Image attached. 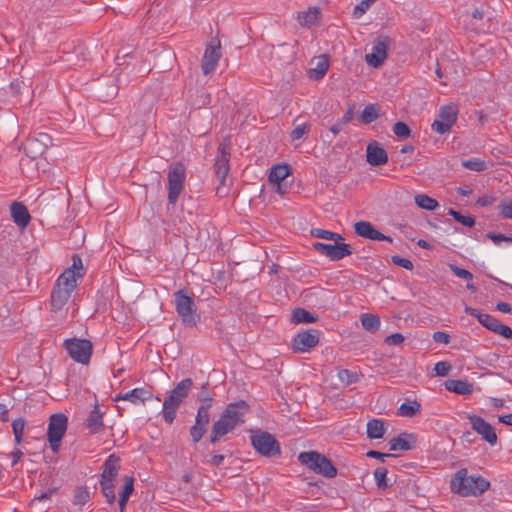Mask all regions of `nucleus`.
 <instances>
[{
  "label": "nucleus",
  "mask_w": 512,
  "mask_h": 512,
  "mask_svg": "<svg viewBox=\"0 0 512 512\" xmlns=\"http://www.w3.org/2000/svg\"><path fill=\"white\" fill-rule=\"evenodd\" d=\"M448 214L464 226L473 227L475 225V219L470 215H463L454 209H449Z\"/></svg>",
  "instance_id": "nucleus-41"
},
{
  "label": "nucleus",
  "mask_w": 512,
  "mask_h": 512,
  "mask_svg": "<svg viewBox=\"0 0 512 512\" xmlns=\"http://www.w3.org/2000/svg\"><path fill=\"white\" fill-rule=\"evenodd\" d=\"M224 459H225L224 455L215 454L209 460V464H211L212 466H220L223 463Z\"/></svg>",
  "instance_id": "nucleus-63"
},
{
  "label": "nucleus",
  "mask_w": 512,
  "mask_h": 512,
  "mask_svg": "<svg viewBox=\"0 0 512 512\" xmlns=\"http://www.w3.org/2000/svg\"><path fill=\"white\" fill-rule=\"evenodd\" d=\"M199 401H200V405L198 408H200V409L210 410V408L213 405L212 397H200Z\"/></svg>",
  "instance_id": "nucleus-59"
},
{
  "label": "nucleus",
  "mask_w": 512,
  "mask_h": 512,
  "mask_svg": "<svg viewBox=\"0 0 512 512\" xmlns=\"http://www.w3.org/2000/svg\"><path fill=\"white\" fill-rule=\"evenodd\" d=\"M311 125L308 122L297 125L290 134L292 140H299L310 131Z\"/></svg>",
  "instance_id": "nucleus-46"
},
{
  "label": "nucleus",
  "mask_w": 512,
  "mask_h": 512,
  "mask_svg": "<svg viewBox=\"0 0 512 512\" xmlns=\"http://www.w3.org/2000/svg\"><path fill=\"white\" fill-rule=\"evenodd\" d=\"M253 448L266 457H272L280 454L278 441L268 432L256 431L250 436Z\"/></svg>",
  "instance_id": "nucleus-9"
},
{
  "label": "nucleus",
  "mask_w": 512,
  "mask_h": 512,
  "mask_svg": "<svg viewBox=\"0 0 512 512\" xmlns=\"http://www.w3.org/2000/svg\"><path fill=\"white\" fill-rule=\"evenodd\" d=\"M489 487L488 480L480 475H469L466 469L458 470L451 480V490L463 497L479 496Z\"/></svg>",
  "instance_id": "nucleus-1"
},
{
  "label": "nucleus",
  "mask_w": 512,
  "mask_h": 512,
  "mask_svg": "<svg viewBox=\"0 0 512 512\" xmlns=\"http://www.w3.org/2000/svg\"><path fill=\"white\" fill-rule=\"evenodd\" d=\"M291 174V168L288 164L280 163L273 165L270 169L268 180L271 184H279Z\"/></svg>",
  "instance_id": "nucleus-27"
},
{
  "label": "nucleus",
  "mask_w": 512,
  "mask_h": 512,
  "mask_svg": "<svg viewBox=\"0 0 512 512\" xmlns=\"http://www.w3.org/2000/svg\"><path fill=\"white\" fill-rule=\"evenodd\" d=\"M175 311L181 322L188 327H194L200 322V314L194 299L184 289L174 293Z\"/></svg>",
  "instance_id": "nucleus-4"
},
{
  "label": "nucleus",
  "mask_w": 512,
  "mask_h": 512,
  "mask_svg": "<svg viewBox=\"0 0 512 512\" xmlns=\"http://www.w3.org/2000/svg\"><path fill=\"white\" fill-rule=\"evenodd\" d=\"M76 286L72 272L64 271L58 277L51 294V306L53 311L56 312L62 310Z\"/></svg>",
  "instance_id": "nucleus-5"
},
{
  "label": "nucleus",
  "mask_w": 512,
  "mask_h": 512,
  "mask_svg": "<svg viewBox=\"0 0 512 512\" xmlns=\"http://www.w3.org/2000/svg\"><path fill=\"white\" fill-rule=\"evenodd\" d=\"M329 69V59L326 55L322 54L316 58V65L310 68L308 75L311 79H322Z\"/></svg>",
  "instance_id": "nucleus-28"
},
{
  "label": "nucleus",
  "mask_w": 512,
  "mask_h": 512,
  "mask_svg": "<svg viewBox=\"0 0 512 512\" xmlns=\"http://www.w3.org/2000/svg\"><path fill=\"white\" fill-rule=\"evenodd\" d=\"M458 115V108L454 104L442 106L437 119L431 125L433 131L443 135L450 131L455 124Z\"/></svg>",
  "instance_id": "nucleus-12"
},
{
  "label": "nucleus",
  "mask_w": 512,
  "mask_h": 512,
  "mask_svg": "<svg viewBox=\"0 0 512 512\" xmlns=\"http://www.w3.org/2000/svg\"><path fill=\"white\" fill-rule=\"evenodd\" d=\"M467 418L473 431L491 446L496 445L498 438L495 429L487 421L477 415H468Z\"/></svg>",
  "instance_id": "nucleus-14"
},
{
  "label": "nucleus",
  "mask_w": 512,
  "mask_h": 512,
  "mask_svg": "<svg viewBox=\"0 0 512 512\" xmlns=\"http://www.w3.org/2000/svg\"><path fill=\"white\" fill-rule=\"evenodd\" d=\"M36 141L42 143L45 148L51 144V138L46 133H40Z\"/></svg>",
  "instance_id": "nucleus-62"
},
{
  "label": "nucleus",
  "mask_w": 512,
  "mask_h": 512,
  "mask_svg": "<svg viewBox=\"0 0 512 512\" xmlns=\"http://www.w3.org/2000/svg\"><path fill=\"white\" fill-rule=\"evenodd\" d=\"M319 15V8L310 7L308 10L299 13L298 21L301 25L310 27L318 21Z\"/></svg>",
  "instance_id": "nucleus-31"
},
{
  "label": "nucleus",
  "mask_w": 512,
  "mask_h": 512,
  "mask_svg": "<svg viewBox=\"0 0 512 512\" xmlns=\"http://www.w3.org/2000/svg\"><path fill=\"white\" fill-rule=\"evenodd\" d=\"M103 414L98 406L95 404L94 408L91 410L87 417V428L89 432L92 434H98L104 431V423H103Z\"/></svg>",
  "instance_id": "nucleus-22"
},
{
  "label": "nucleus",
  "mask_w": 512,
  "mask_h": 512,
  "mask_svg": "<svg viewBox=\"0 0 512 512\" xmlns=\"http://www.w3.org/2000/svg\"><path fill=\"white\" fill-rule=\"evenodd\" d=\"M421 404L416 400H405L398 408V415L403 417H413L419 412Z\"/></svg>",
  "instance_id": "nucleus-33"
},
{
  "label": "nucleus",
  "mask_w": 512,
  "mask_h": 512,
  "mask_svg": "<svg viewBox=\"0 0 512 512\" xmlns=\"http://www.w3.org/2000/svg\"><path fill=\"white\" fill-rule=\"evenodd\" d=\"M498 208L503 218L512 219V199L501 201Z\"/></svg>",
  "instance_id": "nucleus-50"
},
{
  "label": "nucleus",
  "mask_w": 512,
  "mask_h": 512,
  "mask_svg": "<svg viewBox=\"0 0 512 512\" xmlns=\"http://www.w3.org/2000/svg\"><path fill=\"white\" fill-rule=\"evenodd\" d=\"M367 456L370 457V458L378 459L380 461H384L386 457H390L391 455L390 454L381 453V452L375 451V450H370V451L367 452Z\"/></svg>",
  "instance_id": "nucleus-60"
},
{
  "label": "nucleus",
  "mask_w": 512,
  "mask_h": 512,
  "mask_svg": "<svg viewBox=\"0 0 512 512\" xmlns=\"http://www.w3.org/2000/svg\"><path fill=\"white\" fill-rule=\"evenodd\" d=\"M361 324L366 330L374 332L380 327V318L377 315L365 313L361 315Z\"/></svg>",
  "instance_id": "nucleus-37"
},
{
  "label": "nucleus",
  "mask_w": 512,
  "mask_h": 512,
  "mask_svg": "<svg viewBox=\"0 0 512 512\" xmlns=\"http://www.w3.org/2000/svg\"><path fill=\"white\" fill-rule=\"evenodd\" d=\"M192 386L193 380L191 378H185L181 380L165 398L163 402L162 414L166 423H173L180 404L188 396Z\"/></svg>",
  "instance_id": "nucleus-3"
},
{
  "label": "nucleus",
  "mask_w": 512,
  "mask_h": 512,
  "mask_svg": "<svg viewBox=\"0 0 512 512\" xmlns=\"http://www.w3.org/2000/svg\"><path fill=\"white\" fill-rule=\"evenodd\" d=\"M338 378L342 383L346 385L356 383L359 380V376L356 372H352L347 369L340 370L338 372Z\"/></svg>",
  "instance_id": "nucleus-44"
},
{
  "label": "nucleus",
  "mask_w": 512,
  "mask_h": 512,
  "mask_svg": "<svg viewBox=\"0 0 512 512\" xmlns=\"http://www.w3.org/2000/svg\"><path fill=\"white\" fill-rule=\"evenodd\" d=\"M207 431V426L197 424L196 422L190 428V436L194 443H198Z\"/></svg>",
  "instance_id": "nucleus-47"
},
{
  "label": "nucleus",
  "mask_w": 512,
  "mask_h": 512,
  "mask_svg": "<svg viewBox=\"0 0 512 512\" xmlns=\"http://www.w3.org/2000/svg\"><path fill=\"white\" fill-rule=\"evenodd\" d=\"M220 57V43L214 41L210 42L202 58L201 67L204 75H208L215 70Z\"/></svg>",
  "instance_id": "nucleus-16"
},
{
  "label": "nucleus",
  "mask_w": 512,
  "mask_h": 512,
  "mask_svg": "<svg viewBox=\"0 0 512 512\" xmlns=\"http://www.w3.org/2000/svg\"><path fill=\"white\" fill-rule=\"evenodd\" d=\"M120 460L114 454L107 457L103 464V470L100 479V488L106 502L110 506L116 503L115 483L120 470Z\"/></svg>",
  "instance_id": "nucleus-2"
},
{
  "label": "nucleus",
  "mask_w": 512,
  "mask_h": 512,
  "mask_svg": "<svg viewBox=\"0 0 512 512\" xmlns=\"http://www.w3.org/2000/svg\"><path fill=\"white\" fill-rule=\"evenodd\" d=\"M24 427H25V422L22 418H18L16 420H14L12 423V429H13V433L15 436V441L18 444L21 442Z\"/></svg>",
  "instance_id": "nucleus-49"
},
{
  "label": "nucleus",
  "mask_w": 512,
  "mask_h": 512,
  "mask_svg": "<svg viewBox=\"0 0 512 512\" xmlns=\"http://www.w3.org/2000/svg\"><path fill=\"white\" fill-rule=\"evenodd\" d=\"M214 168L216 178L221 185H224L229 171V153L222 146L218 148V156Z\"/></svg>",
  "instance_id": "nucleus-19"
},
{
  "label": "nucleus",
  "mask_w": 512,
  "mask_h": 512,
  "mask_svg": "<svg viewBox=\"0 0 512 512\" xmlns=\"http://www.w3.org/2000/svg\"><path fill=\"white\" fill-rule=\"evenodd\" d=\"M415 203L422 209L434 211L439 207V203L434 198L426 195L419 194L415 196Z\"/></svg>",
  "instance_id": "nucleus-34"
},
{
  "label": "nucleus",
  "mask_w": 512,
  "mask_h": 512,
  "mask_svg": "<svg viewBox=\"0 0 512 512\" xmlns=\"http://www.w3.org/2000/svg\"><path fill=\"white\" fill-rule=\"evenodd\" d=\"M235 428L230 425V423L220 416V418L214 422L210 434V442L215 444L218 442L223 436L233 431Z\"/></svg>",
  "instance_id": "nucleus-24"
},
{
  "label": "nucleus",
  "mask_w": 512,
  "mask_h": 512,
  "mask_svg": "<svg viewBox=\"0 0 512 512\" xmlns=\"http://www.w3.org/2000/svg\"><path fill=\"white\" fill-rule=\"evenodd\" d=\"M462 166L475 172H482L488 168V164L481 158H470L462 161Z\"/></svg>",
  "instance_id": "nucleus-38"
},
{
  "label": "nucleus",
  "mask_w": 512,
  "mask_h": 512,
  "mask_svg": "<svg viewBox=\"0 0 512 512\" xmlns=\"http://www.w3.org/2000/svg\"><path fill=\"white\" fill-rule=\"evenodd\" d=\"M68 355L77 363L88 364L91 359L93 345L90 340L70 338L64 341Z\"/></svg>",
  "instance_id": "nucleus-8"
},
{
  "label": "nucleus",
  "mask_w": 512,
  "mask_h": 512,
  "mask_svg": "<svg viewBox=\"0 0 512 512\" xmlns=\"http://www.w3.org/2000/svg\"><path fill=\"white\" fill-rule=\"evenodd\" d=\"M64 271L72 272L75 284L77 285L78 279L82 278L83 276V264L81 258L78 256H74L72 266L65 269Z\"/></svg>",
  "instance_id": "nucleus-40"
},
{
  "label": "nucleus",
  "mask_w": 512,
  "mask_h": 512,
  "mask_svg": "<svg viewBox=\"0 0 512 512\" xmlns=\"http://www.w3.org/2000/svg\"><path fill=\"white\" fill-rule=\"evenodd\" d=\"M195 422L197 424L208 426V424L210 422V412H209V410H204V409L198 408L197 414L195 416Z\"/></svg>",
  "instance_id": "nucleus-53"
},
{
  "label": "nucleus",
  "mask_w": 512,
  "mask_h": 512,
  "mask_svg": "<svg viewBox=\"0 0 512 512\" xmlns=\"http://www.w3.org/2000/svg\"><path fill=\"white\" fill-rule=\"evenodd\" d=\"M311 234L315 238L331 240V241H343V237L339 233H335L329 230L320 228L312 229Z\"/></svg>",
  "instance_id": "nucleus-39"
},
{
  "label": "nucleus",
  "mask_w": 512,
  "mask_h": 512,
  "mask_svg": "<svg viewBox=\"0 0 512 512\" xmlns=\"http://www.w3.org/2000/svg\"><path fill=\"white\" fill-rule=\"evenodd\" d=\"M389 43L390 40L388 37H378L373 42L371 52L366 54L365 56L366 62L374 68L381 66L385 59L387 58V50Z\"/></svg>",
  "instance_id": "nucleus-13"
},
{
  "label": "nucleus",
  "mask_w": 512,
  "mask_h": 512,
  "mask_svg": "<svg viewBox=\"0 0 512 512\" xmlns=\"http://www.w3.org/2000/svg\"><path fill=\"white\" fill-rule=\"evenodd\" d=\"M445 387L448 391L459 395H469L473 392V385L464 380H448Z\"/></svg>",
  "instance_id": "nucleus-29"
},
{
  "label": "nucleus",
  "mask_w": 512,
  "mask_h": 512,
  "mask_svg": "<svg viewBox=\"0 0 512 512\" xmlns=\"http://www.w3.org/2000/svg\"><path fill=\"white\" fill-rule=\"evenodd\" d=\"M465 313L472 317H475L479 321V323H481L484 327H486L487 329H489L492 332L499 321L495 317H493L489 314L483 313L476 308H472V307H468V306L465 307Z\"/></svg>",
  "instance_id": "nucleus-26"
},
{
  "label": "nucleus",
  "mask_w": 512,
  "mask_h": 512,
  "mask_svg": "<svg viewBox=\"0 0 512 512\" xmlns=\"http://www.w3.org/2000/svg\"><path fill=\"white\" fill-rule=\"evenodd\" d=\"M317 320V317L309 311L297 308L292 312V321L294 323H313Z\"/></svg>",
  "instance_id": "nucleus-35"
},
{
  "label": "nucleus",
  "mask_w": 512,
  "mask_h": 512,
  "mask_svg": "<svg viewBox=\"0 0 512 512\" xmlns=\"http://www.w3.org/2000/svg\"><path fill=\"white\" fill-rule=\"evenodd\" d=\"M249 411L248 404L241 400L238 402L230 403L222 412L221 416L225 418L230 425L236 428L239 424L244 422V417Z\"/></svg>",
  "instance_id": "nucleus-15"
},
{
  "label": "nucleus",
  "mask_w": 512,
  "mask_h": 512,
  "mask_svg": "<svg viewBox=\"0 0 512 512\" xmlns=\"http://www.w3.org/2000/svg\"><path fill=\"white\" fill-rule=\"evenodd\" d=\"M319 336L317 331L307 330L298 333L293 339V349L296 352H306L318 344Z\"/></svg>",
  "instance_id": "nucleus-17"
},
{
  "label": "nucleus",
  "mask_w": 512,
  "mask_h": 512,
  "mask_svg": "<svg viewBox=\"0 0 512 512\" xmlns=\"http://www.w3.org/2000/svg\"><path fill=\"white\" fill-rule=\"evenodd\" d=\"M299 462L317 474L328 478L337 475V469L332 462L324 455L316 451L301 452L298 455Z\"/></svg>",
  "instance_id": "nucleus-6"
},
{
  "label": "nucleus",
  "mask_w": 512,
  "mask_h": 512,
  "mask_svg": "<svg viewBox=\"0 0 512 512\" xmlns=\"http://www.w3.org/2000/svg\"><path fill=\"white\" fill-rule=\"evenodd\" d=\"M387 469L385 467H378L374 471V479L378 488L385 489L388 487V483L386 481Z\"/></svg>",
  "instance_id": "nucleus-45"
},
{
  "label": "nucleus",
  "mask_w": 512,
  "mask_h": 512,
  "mask_svg": "<svg viewBox=\"0 0 512 512\" xmlns=\"http://www.w3.org/2000/svg\"><path fill=\"white\" fill-rule=\"evenodd\" d=\"M186 178V168L182 163H176L168 172V201L174 205L181 194Z\"/></svg>",
  "instance_id": "nucleus-10"
},
{
  "label": "nucleus",
  "mask_w": 512,
  "mask_h": 512,
  "mask_svg": "<svg viewBox=\"0 0 512 512\" xmlns=\"http://www.w3.org/2000/svg\"><path fill=\"white\" fill-rule=\"evenodd\" d=\"M68 418L63 413H57L50 416L47 439L50 444V448L54 453L59 451L61 441L67 430Z\"/></svg>",
  "instance_id": "nucleus-7"
},
{
  "label": "nucleus",
  "mask_w": 512,
  "mask_h": 512,
  "mask_svg": "<svg viewBox=\"0 0 512 512\" xmlns=\"http://www.w3.org/2000/svg\"><path fill=\"white\" fill-rule=\"evenodd\" d=\"M451 370V365L446 361L437 362L434 366L436 375L444 377L447 376Z\"/></svg>",
  "instance_id": "nucleus-54"
},
{
  "label": "nucleus",
  "mask_w": 512,
  "mask_h": 512,
  "mask_svg": "<svg viewBox=\"0 0 512 512\" xmlns=\"http://www.w3.org/2000/svg\"><path fill=\"white\" fill-rule=\"evenodd\" d=\"M135 479L132 476H125L123 486L119 492L118 506L120 512H126L127 502L134 492Z\"/></svg>",
  "instance_id": "nucleus-25"
},
{
  "label": "nucleus",
  "mask_w": 512,
  "mask_h": 512,
  "mask_svg": "<svg viewBox=\"0 0 512 512\" xmlns=\"http://www.w3.org/2000/svg\"><path fill=\"white\" fill-rule=\"evenodd\" d=\"M312 246L317 252L332 261L341 260L352 254L350 245L342 241H333V243L315 242Z\"/></svg>",
  "instance_id": "nucleus-11"
},
{
  "label": "nucleus",
  "mask_w": 512,
  "mask_h": 512,
  "mask_svg": "<svg viewBox=\"0 0 512 512\" xmlns=\"http://www.w3.org/2000/svg\"><path fill=\"white\" fill-rule=\"evenodd\" d=\"M411 438H412V436L410 434L402 433L389 441V449L391 451L410 450L412 448L411 441H410Z\"/></svg>",
  "instance_id": "nucleus-30"
},
{
  "label": "nucleus",
  "mask_w": 512,
  "mask_h": 512,
  "mask_svg": "<svg viewBox=\"0 0 512 512\" xmlns=\"http://www.w3.org/2000/svg\"><path fill=\"white\" fill-rule=\"evenodd\" d=\"M433 340L436 343L448 344L450 342V336L448 333L443 331H437L433 334Z\"/></svg>",
  "instance_id": "nucleus-58"
},
{
  "label": "nucleus",
  "mask_w": 512,
  "mask_h": 512,
  "mask_svg": "<svg viewBox=\"0 0 512 512\" xmlns=\"http://www.w3.org/2000/svg\"><path fill=\"white\" fill-rule=\"evenodd\" d=\"M379 107L377 104H368L361 113V120L364 124H370L379 117Z\"/></svg>",
  "instance_id": "nucleus-36"
},
{
  "label": "nucleus",
  "mask_w": 512,
  "mask_h": 512,
  "mask_svg": "<svg viewBox=\"0 0 512 512\" xmlns=\"http://www.w3.org/2000/svg\"><path fill=\"white\" fill-rule=\"evenodd\" d=\"M450 270L452 271V273L461 278V279H464V280H472L473 278V275L470 271L466 270V269H463V268H460L456 265H450Z\"/></svg>",
  "instance_id": "nucleus-52"
},
{
  "label": "nucleus",
  "mask_w": 512,
  "mask_h": 512,
  "mask_svg": "<svg viewBox=\"0 0 512 512\" xmlns=\"http://www.w3.org/2000/svg\"><path fill=\"white\" fill-rule=\"evenodd\" d=\"M394 134L402 139L408 138L411 134V130L408 125L404 122H397L393 126Z\"/></svg>",
  "instance_id": "nucleus-48"
},
{
  "label": "nucleus",
  "mask_w": 512,
  "mask_h": 512,
  "mask_svg": "<svg viewBox=\"0 0 512 512\" xmlns=\"http://www.w3.org/2000/svg\"><path fill=\"white\" fill-rule=\"evenodd\" d=\"M496 309L502 313H512V307L509 303L507 302H499L497 303L496 305Z\"/></svg>",
  "instance_id": "nucleus-61"
},
{
  "label": "nucleus",
  "mask_w": 512,
  "mask_h": 512,
  "mask_svg": "<svg viewBox=\"0 0 512 512\" xmlns=\"http://www.w3.org/2000/svg\"><path fill=\"white\" fill-rule=\"evenodd\" d=\"M153 397L152 393L144 388H134L133 390L126 392L115 397V401L125 400L130 401L133 404H142Z\"/></svg>",
  "instance_id": "nucleus-21"
},
{
  "label": "nucleus",
  "mask_w": 512,
  "mask_h": 512,
  "mask_svg": "<svg viewBox=\"0 0 512 512\" xmlns=\"http://www.w3.org/2000/svg\"><path fill=\"white\" fill-rule=\"evenodd\" d=\"M367 162L372 166L384 165L388 162L386 151L377 142L369 143L366 149Z\"/></svg>",
  "instance_id": "nucleus-20"
},
{
  "label": "nucleus",
  "mask_w": 512,
  "mask_h": 512,
  "mask_svg": "<svg viewBox=\"0 0 512 512\" xmlns=\"http://www.w3.org/2000/svg\"><path fill=\"white\" fill-rule=\"evenodd\" d=\"M10 211L13 221L17 226L25 228L29 224L31 217L24 204L14 202L10 207Z\"/></svg>",
  "instance_id": "nucleus-23"
},
{
  "label": "nucleus",
  "mask_w": 512,
  "mask_h": 512,
  "mask_svg": "<svg viewBox=\"0 0 512 512\" xmlns=\"http://www.w3.org/2000/svg\"><path fill=\"white\" fill-rule=\"evenodd\" d=\"M385 433L384 422L380 419H372L367 423V436L371 439H380Z\"/></svg>",
  "instance_id": "nucleus-32"
},
{
  "label": "nucleus",
  "mask_w": 512,
  "mask_h": 512,
  "mask_svg": "<svg viewBox=\"0 0 512 512\" xmlns=\"http://www.w3.org/2000/svg\"><path fill=\"white\" fill-rule=\"evenodd\" d=\"M377 0H361L353 10V16L356 19L361 18Z\"/></svg>",
  "instance_id": "nucleus-43"
},
{
  "label": "nucleus",
  "mask_w": 512,
  "mask_h": 512,
  "mask_svg": "<svg viewBox=\"0 0 512 512\" xmlns=\"http://www.w3.org/2000/svg\"><path fill=\"white\" fill-rule=\"evenodd\" d=\"M487 237L493 241L494 244L499 245L501 242H506L508 244L512 243V237L506 236L500 233L490 232L487 234Z\"/></svg>",
  "instance_id": "nucleus-56"
},
{
  "label": "nucleus",
  "mask_w": 512,
  "mask_h": 512,
  "mask_svg": "<svg viewBox=\"0 0 512 512\" xmlns=\"http://www.w3.org/2000/svg\"><path fill=\"white\" fill-rule=\"evenodd\" d=\"M391 260H392L393 264H395L401 268H404L406 270H412L414 267L411 260H409L407 258H403L398 255L392 256Z\"/></svg>",
  "instance_id": "nucleus-51"
},
{
  "label": "nucleus",
  "mask_w": 512,
  "mask_h": 512,
  "mask_svg": "<svg viewBox=\"0 0 512 512\" xmlns=\"http://www.w3.org/2000/svg\"><path fill=\"white\" fill-rule=\"evenodd\" d=\"M354 229L355 233L362 238L374 241L392 242V238L390 236L384 235L383 233L378 231L370 222H356L354 225Z\"/></svg>",
  "instance_id": "nucleus-18"
},
{
  "label": "nucleus",
  "mask_w": 512,
  "mask_h": 512,
  "mask_svg": "<svg viewBox=\"0 0 512 512\" xmlns=\"http://www.w3.org/2000/svg\"><path fill=\"white\" fill-rule=\"evenodd\" d=\"M90 498L89 491L86 487H78L74 492L73 503L75 505L83 506Z\"/></svg>",
  "instance_id": "nucleus-42"
},
{
  "label": "nucleus",
  "mask_w": 512,
  "mask_h": 512,
  "mask_svg": "<svg viewBox=\"0 0 512 512\" xmlns=\"http://www.w3.org/2000/svg\"><path fill=\"white\" fill-rule=\"evenodd\" d=\"M385 343L387 345H400L404 341V336L401 333H394L385 338Z\"/></svg>",
  "instance_id": "nucleus-57"
},
{
  "label": "nucleus",
  "mask_w": 512,
  "mask_h": 512,
  "mask_svg": "<svg viewBox=\"0 0 512 512\" xmlns=\"http://www.w3.org/2000/svg\"><path fill=\"white\" fill-rule=\"evenodd\" d=\"M493 332L503 336L506 339L512 338V329L509 326L502 324L500 321H498Z\"/></svg>",
  "instance_id": "nucleus-55"
},
{
  "label": "nucleus",
  "mask_w": 512,
  "mask_h": 512,
  "mask_svg": "<svg viewBox=\"0 0 512 512\" xmlns=\"http://www.w3.org/2000/svg\"><path fill=\"white\" fill-rule=\"evenodd\" d=\"M23 456L22 451L15 450L10 454L11 457V465L14 467L17 465V463L20 461L21 457Z\"/></svg>",
  "instance_id": "nucleus-64"
}]
</instances>
